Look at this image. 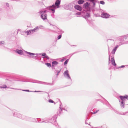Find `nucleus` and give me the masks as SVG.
Segmentation results:
<instances>
[{
  "mask_svg": "<svg viewBox=\"0 0 128 128\" xmlns=\"http://www.w3.org/2000/svg\"><path fill=\"white\" fill-rule=\"evenodd\" d=\"M22 118L24 120H25L32 122H37V120L38 119V118L35 119L27 117L26 116H23Z\"/></svg>",
  "mask_w": 128,
  "mask_h": 128,
  "instance_id": "obj_1",
  "label": "nucleus"
},
{
  "mask_svg": "<svg viewBox=\"0 0 128 128\" xmlns=\"http://www.w3.org/2000/svg\"><path fill=\"white\" fill-rule=\"evenodd\" d=\"M57 118V116L56 114L50 120V122L52 123L53 124L56 126L57 123L56 121V119Z\"/></svg>",
  "mask_w": 128,
  "mask_h": 128,
  "instance_id": "obj_2",
  "label": "nucleus"
},
{
  "mask_svg": "<svg viewBox=\"0 0 128 128\" xmlns=\"http://www.w3.org/2000/svg\"><path fill=\"white\" fill-rule=\"evenodd\" d=\"M92 109H90L89 110V109H88V111L90 112V113H89L88 114V116L86 117V120L85 122V124H88L86 122V121L87 120H88L89 119V118H88V116H89L90 115H91L92 114H95L96 113L99 111V110H97L96 111L94 112H92Z\"/></svg>",
  "mask_w": 128,
  "mask_h": 128,
  "instance_id": "obj_3",
  "label": "nucleus"
},
{
  "mask_svg": "<svg viewBox=\"0 0 128 128\" xmlns=\"http://www.w3.org/2000/svg\"><path fill=\"white\" fill-rule=\"evenodd\" d=\"M66 110L63 106V104H60L58 110L57 112V114L58 116H60V114L62 113V110Z\"/></svg>",
  "mask_w": 128,
  "mask_h": 128,
  "instance_id": "obj_4",
  "label": "nucleus"
},
{
  "mask_svg": "<svg viewBox=\"0 0 128 128\" xmlns=\"http://www.w3.org/2000/svg\"><path fill=\"white\" fill-rule=\"evenodd\" d=\"M12 113L14 116L24 120L22 118V116H24L23 115L22 116L20 114L18 113L17 111L16 110H14Z\"/></svg>",
  "mask_w": 128,
  "mask_h": 128,
  "instance_id": "obj_5",
  "label": "nucleus"
},
{
  "mask_svg": "<svg viewBox=\"0 0 128 128\" xmlns=\"http://www.w3.org/2000/svg\"><path fill=\"white\" fill-rule=\"evenodd\" d=\"M120 97L122 100V104H123L124 103H125L124 102L126 100H128V96L126 95L125 96H120Z\"/></svg>",
  "mask_w": 128,
  "mask_h": 128,
  "instance_id": "obj_6",
  "label": "nucleus"
},
{
  "mask_svg": "<svg viewBox=\"0 0 128 128\" xmlns=\"http://www.w3.org/2000/svg\"><path fill=\"white\" fill-rule=\"evenodd\" d=\"M46 11L44 10L43 11H41L40 14L41 15V18L43 20L46 19L47 15L44 13L46 12Z\"/></svg>",
  "mask_w": 128,
  "mask_h": 128,
  "instance_id": "obj_7",
  "label": "nucleus"
},
{
  "mask_svg": "<svg viewBox=\"0 0 128 128\" xmlns=\"http://www.w3.org/2000/svg\"><path fill=\"white\" fill-rule=\"evenodd\" d=\"M33 32H34L32 30H29V31H27L26 32H24L23 33V34H22L25 36H26L29 34H32Z\"/></svg>",
  "mask_w": 128,
  "mask_h": 128,
  "instance_id": "obj_8",
  "label": "nucleus"
},
{
  "mask_svg": "<svg viewBox=\"0 0 128 128\" xmlns=\"http://www.w3.org/2000/svg\"><path fill=\"white\" fill-rule=\"evenodd\" d=\"M110 15L106 13H103L101 15V16L102 17L107 18H108L109 17Z\"/></svg>",
  "mask_w": 128,
  "mask_h": 128,
  "instance_id": "obj_9",
  "label": "nucleus"
},
{
  "mask_svg": "<svg viewBox=\"0 0 128 128\" xmlns=\"http://www.w3.org/2000/svg\"><path fill=\"white\" fill-rule=\"evenodd\" d=\"M74 8L77 10L81 11L82 10V8L78 5H76L74 6Z\"/></svg>",
  "mask_w": 128,
  "mask_h": 128,
  "instance_id": "obj_10",
  "label": "nucleus"
},
{
  "mask_svg": "<svg viewBox=\"0 0 128 128\" xmlns=\"http://www.w3.org/2000/svg\"><path fill=\"white\" fill-rule=\"evenodd\" d=\"M90 6V4L88 2H86L83 5V8H84L87 9Z\"/></svg>",
  "mask_w": 128,
  "mask_h": 128,
  "instance_id": "obj_11",
  "label": "nucleus"
},
{
  "mask_svg": "<svg viewBox=\"0 0 128 128\" xmlns=\"http://www.w3.org/2000/svg\"><path fill=\"white\" fill-rule=\"evenodd\" d=\"M115 112L119 114H120L122 115H124L125 114L122 112H119L117 111L114 110Z\"/></svg>",
  "mask_w": 128,
  "mask_h": 128,
  "instance_id": "obj_12",
  "label": "nucleus"
},
{
  "mask_svg": "<svg viewBox=\"0 0 128 128\" xmlns=\"http://www.w3.org/2000/svg\"><path fill=\"white\" fill-rule=\"evenodd\" d=\"M60 4V1L58 0H57L55 3V5L57 6V8H58L59 7V6Z\"/></svg>",
  "mask_w": 128,
  "mask_h": 128,
  "instance_id": "obj_13",
  "label": "nucleus"
},
{
  "mask_svg": "<svg viewBox=\"0 0 128 128\" xmlns=\"http://www.w3.org/2000/svg\"><path fill=\"white\" fill-rule=\"evenodd\" d=\"M111 62L112 64L114 66L116 65V64L115 62V61L114 57H112L111 58Z\"/></svg>",
  "mask_w": 128,
  "mask_h": 128,
  "instance_id": "obj_14",
  "label": "nucleus"
},
{
  "mask_svg": "<svg viewBox=\"0 0 128 128\" xmlns=\"http://www.w3.org/2000/svg\"><path fill=\"white\" fill-rule=\"evenodd\" d=\"M37 118L38 119L37 120V121H38V122H47L46 121L44 120H43L42 121V122H40V121H41V119L40 118Z\"/></svg>",
  "mask_w": 128,
  "mask_h": 128,
  "instance_id": "obj_15",
  "label": "nucleus"
},
{
  "mask_svg": "<svg viewBox=\"0 0 128 128\" xmlns=\"http://www.w3.org/2000/svg\"><path fill=\"white\" fill-rule=\"evenodd\" d=\"M16 52L19 54H22L23 53V51L21 50H17L16 51Z\"/></svg>",
  "mask_w": 128,
  "mask_h": 128,
  "instance_id": "obj_16",
  "label": "nucleus"
},
{
  "mask_svg": "<svg viewBox=\"0 0 128 128\" xmlns=\"http://www.w3.org/2000/svg\"><path fill=\"white\" fill-rule=\"evenodd\" d=\"M58 64V62L56 61H54L52 62V66H56L57 64Z\"/></svg>",
  "mask_w": 128,
  "mask_h": 128,
  "instance_id": "obj_17",
  "label": "nucleus"
},
{
  "mask_svg": "<svg viewBox=\"0 0 128 128\" xmlns=\"http://www.w3.org/2000/svg\"><path fill=\"white\" fill-rule=\"evenodd\" d=\"M64 75H66L69 78H70V77L69 76V75L68 73V70L65 71L64 72Z\"/></svg>",
  "mask_w": 128,
  "mask_h": 128,
  "instance_id": "obj_18",
  "label": "nucleus"
},
{
  "mask_svg": "<svg viewBox=\"0 0 128 128\" xmlns=\"http://www.w3.org/2000/svg\"><path fill=\"white\" fill-rule=\"evenodd\" d=\"M26 52L27 54H29L30 57H32V56L35 55V54L34 53L28 52Z\"/></svg>",
  "mask_w": 128,
  "mask_h": 128,
  "instance_id": "obj_19",
  "label": "nucleus"
},
{
  "mask_svg": "<svg viewBox=\"0 0 128 128\" xmlns=\"http://www.w3.org/2000/svg\"><path fill=\"white\" fill-rule=\"evenodd\" d=\"M84 1L83 0H80L78 2V4H82L84 2Z\"/></svg>",
  "mask_w": 128,
  "mask_h": 128,
  "instance_id": "obj_20",
  "label": "nucleus"
},
{
  "mask_svg": "<svg viewBox=\"0 0 128 128\" xmlns=\"http://www.w3.org/2000/svg\"><path fill=\"white\" fill-rule=\"evenodd\" d=\"M38 28V27H36L33 30H32L33 32H35L37 30Z\"/></svg>",
  "mask_w": 128,
  "mask_h": 128,
  "instance_id": "obj_21",
  "label": "nucleus"
},
{
  "mask_svg": "<svg viewBox=\"0 0 128 128\" xmlns=\"http://www.w3.org/2000/svg\"><path fill=\"white\" fill-rule=\"evenodd\" d=\"M46 66L48 67H50L51 66V64L49 63H47L46 64Z\"/></svg>",
  "mask_w": 128,
  "mask_h": 128,
  "instance_id": "obj_22",
  "label": "nucleus"
},
{
  "mask_svg": "<svg viewBox=\"0 0 128 128\" xmlns=\"http://www.w3.org/2000/svg\"><path fill=\"white\" fill-rule=\"evenodd\" d=\"M118 47V46H116L115 47L114 49L113 50V51H114V53L115 52L117 48Z\"/></svg>",
  "mask_w": 128,
  "mask_h": 128,
  "instance_id": "obj_23",
  "label": "nucleus"
},
{
  "mask_svg": "<svg viewBox=\"0 0 128 128\" xmlns=\"http://www.w3.org/2000/svg\"><path fill=\"white\" fill-rule=\"evenodd\" d=\"M125 104H120V106L121 108H124Z\"/></svg>",
  "mask_w": 128,
  "mask_h": 128,
  "instance_id": "obj_24",
  "label": "nucleus"
},
{
  "mask_svg": "<svg viewBox=\"0 0 128 128\" xmlns=\"http://www.w3.org/2000/svg\"><path fill=\"white\" fill-rule=\"evenodd\" d=\"M0 88H6V85H4L3 86L1 87Z\"/></svg>",
  "mask_w": 128,
  "mask_h": 128,
  "instance_id": "obj_25",
  "label": "nucleus"
},
{
  "mask_svg": "<svg viewBox=\"0 0 128 128\" xmlns=\"http://www.w3.org/2000/svg\"><path fill=\"white\" fill-rule=\"evenodd\" d=\"M68 59H67V60H66V61L65 62H64V64L65 65V64H67L68 63Z\"/></svg>",
  "mask_w": 128,
  "mask_h": 128,
  "instance_id": "obj_26",
  "label": "nucleus"
},
{
  "mask_svg": "<svg viewBox=\"0 0 128 128\" xmlns=\"http://www.w3.org/2000/svg\"><path fill=\"white\" fill-rule=\"evenodd\" d=\"M49 102H51L52 103H54V102L51 100H49Z\"/></svg>",
  "mask_w": 128,
  "mask_h": 128,
  "instance_id": "obj_27",
  "label": "nucleus"
},
{
  "mask_svg": "<svg viewBox=\"0 0 128 128\" xmlns=\"http://www.w3.org/2000/svg\"><path fill=\"white\" fill-rule=\"evenodd\" d=\"M100 3L102 4H104V2L103 1H100Z\"/></svg>",
  "mask_w": 128,
  "mask_h": 128,
  "instance_id": "obj_28",
  "label": "nucleus"
},
{
  "mask_svg": "<svg viewBox=\"0 0 128 128\" xmlns=\"http://www.w3.org/2000/svg\"><path fill=\"white\" fill-rule=\"evenodd\" d=\"M62 36L61 35H60L58 37V39L59 40L60 39L61 37Z\"/></svg>",
  "mask_w": 128,
  "mask_h": 128,
  "instance_id": "obj_29",
  "label": "nucleus"
},
{
  "mask_svg": "<svg viewBox=\"0 0 128 128\" xmlns=\"http://www.w3.org/2000/svg\"><path fill=\"white\" fill-rule=\"evenodd\" d=\"M46 55V53H43L42 54V56H45Z\"/></svg>",
  "mask_w": 128,
  "mask_h": 128,
  "instance_id": "obj_30",
  "label": "nucleus"
},
{
  "mask_svg": "<svg viewBox=\"0 0 128 128\" xmlns=\"http://www.w3.org/2000/svg\"><path fill=\"white\" fill-rule=\"evenodd\" d=\"M90 0V2H93L94 4H95L94 3V2H93L94 0Z\"/></svg>",
  "mask_w": 128,
  "mask_h": 128,
  "instance_id": "obj_31",
  "label": "nucleus"
},
{
  "mask_svg": "<svg viewBox=\"0 0 128 128\" xmlns=\"http://www.w3.org/2000/svg\"><path fill=\"white\" fill-rule=\"evenodd\" d=\"M124 67H125V66H124L122 65V66H120V67H119V68H124Z\"/></svg>",
  "mask_w": 128,
  "mask_h": 128,
  "instance_id": "obj_32",
  "label": "nucleus"
},
{
  "mask_svg": "<svg viewBox=\"0 0 128 128\" xmlns=\"http://www.w3.org/2000/svg\"><path fill=\"white\" fill-rule=\"evenodd\" d=\"M4 41H2L1 42H0V44H4Z\"/></svg>",
  "mask_w": 128,
  "mask_h": 128,
  "instance_id": "obj_33",
  "label": "nucleus"
},
{
  "mask_svg": "<svg viewBox=\"0 0 128 128\" xmlns=\"http://www.w3.org/2000/svg\"><path fill=\"white\" fill-rule=\"evenodd\" d=\"M24 91H26V92H29V90H23Z\"/></svg>",
  "mask_w": 128,
  "mask_h": 128,
  "instance_id": "obj_34",
  "label": "nucleus"
},
{
  "mask_svg": "<svg viewBox=\"0 0 128 128\" xmlns=\"http://www.w3.org/2000/svg\"><path fill=\"white\" fill-rule=\"evenodd\" d=\"M100 127H94V128H100ZM92 128H94V127H91Z\"/></svg>",
  "mask_w": 128,
  "mask_h": 128,
  "instance_id": "obj_35",
  "label": "nucleus"
},
{
  "mask_svg": "<svg viewBox=\"0 0 128 128\" xmlns=\"http://www.w3.org/2000/svg\"><path fill=\"white\" fill-rule=\"evenodd\" d=\"M44 57L48 59L49 58V57L47 56H46Z\"/></svg>",
  "mask_w": 128,
  "mask_h": 128,
  "instance_id": "obj_36",
  "label": "nucleus"
},
{
  "mask_svg": "<svg viewBox=\"0 0 128 128\" xmlns=\"http://www.w3.org/2000/svg\"><path fill=\"white\" fill-rule=\"evenodd\" d=\"M60 71H59L58 72V74H57V76H58V74L60 73Z\"/></svg>",
  "mask_w": 128,
  "mask_h": 128,
  "instance_id": "obj_37",
  "label": "nucleus"
},
{
  "mask_svg": "<svg viewBox=\"0 0 128 128\" xmlns=\"http://www.w3.org/2000/svg\"><path fill=\"white\" fill-rule=\"evenodd\" d=\"M52 11H54V10L53 9H52Z\"/></svg>",
  "mask_w": 128,
  "mask_h": 128,
  "instance_id": "obj_38",
  "label": "nucleus"
},
{
  "mask_svg": "<svg viewBox=\"0 0 128 128\" xmlns=\"http://www.w3.org/2000/svg\"><path fill=\"white\" fill-rule=\"evenodd\" d=\"M89 125H90V126H91L90 125V124H89Z\"/></svg>",
  "mask_w": 128,
  "mask_h": 128,
  "instance_id": "obj_39",
  "label": "nucleus"
},
{
  "mask_svg": "<svg viewBox=\"0 0 128 128\" xmlns=\"http://www.w3.org/2000/svg\"><path fill=\"white\" fill-rule=\"evenodd\" d=\"M8 4V5H8V4Z\"/></svg>",
  "mask_w": 128,
  "mask_h": 128,
  "instance_id": "obj_40",
  "label": "nucleus"
},
{
  "mask_svg": "<svg viewBox=\"0 0 128 128\" xmlns=\"http://www.w3.org/2000/svg\"><path fill=\"white\" fill-rule=\"evenodd\" d=\"M93 110H92V111L93 112Z\"/></svg>",
  "mask_w": 128,
  "mask_h": 128,
  "instance_id": "obj_41",
  "label": "nucleus"
},
{
  "mask_svg": "<svg viewBox=\"0 0 128 128\" xmlns=\"http://www.w3.org/2000/svg\"><path fill=\"white\" fill-rule=\"evenodd\" d=\"M109 60H110V58H109Z\"/></svg>",
  "mask_w": 128,
  "mask_h": 128,
  "instance_id": "obj_42",
  "label": "nucleus"
}]
</instances>
